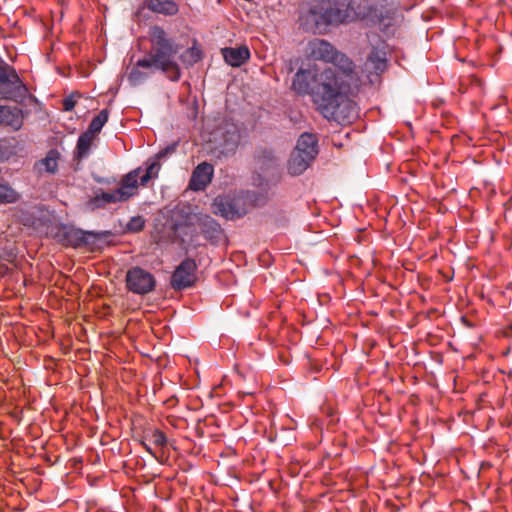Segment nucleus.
I'll return each instance as SVG.
<instances>
[{
    "label": "nucleus",
    "instance_id": "f257e3e1",
    "mask_svg": "<svg viewBox=\"0 0 512 512\" xmlns=\"http://www.w3.org/2000/svg\"><path fill=\"white\" fill-rule=\"evenodd\" d=\"M315 68H300L294 75L292 89L299 95H312L319 112L329 121L342 126L352 124V90L347 75L335 69H325L319 83Z\"/></svg>",
    "mask_w": 512,
    "mask_h": 512
},
{
    "label": "nucleus",
    "instance_id": "f03ea898",
    "mask_svg": "<svg viewBox=\"0 0 512 512\" xmlns=\"http://www.w3.org/2000/svg\"><path fill=\"white\" fill-rule=\"evenodd\" d=\"M351 0H305L297 8L299 28L317 34L329 25L343 23L349 16Z\"/></svg>",
    "mask_w": 512,
    "mask_h": 512
},
{
    "label": "nucleus",
    "instance_id": "7ed1b4c3",
    "mask_svg": "<svg viewBox=\"0 0 512 512\" xmlns=\"http://www.w3.org/2000/svg\"><path fill=\"white\" fill-rule=\"evenodd\" d=\"M148 40L150 50L145 58L155 70L166 74L171 81H178L181 72L176 61V55L179 53L180 46L158 25L150 27Z\"/></svg>",
    "mask_w": 512,
    "mask_h": 512
},
{
    "label": "nucleus",
    "instance_id": "20e7f679",
    "mask_svg": "<svg viewBox=\"0 0 512 512\" xmlns=\"http://www.w3.org/2000/svg\"><path fill=\"white\" fill-rule=\"evenodd\" d=\"M354 20H360L369 27H378L388 36L393 33L395 10L382 4L376 5L363 1L354 8Z\"/></svg>",
    "mask_w": 512,
    "mask_h": 512
},
{
    "label": "nucleus",
    "instance_id": "39448f33",
    "mask_svg": "<svg viewBox=\"0 0 512 512\" xmlns=\"http://www.w3.org/2000/svg\"><path fill=\"white\" fill-rule=\"evenodd\" d=\"M142 172V168H136L126 174L121 182L120 186L111 192H101L96 194L90 201V205L94 209L103 208L107 204L126 202L138 193V177L139 173Z\"/></svg>",
    "mask_w": 512,
    "mask_h": 512
},
{
    "label": "nucleus",
    "instance_id": "423d86ee",
    "mask_svg": "<svg viewBox=\"0 0 512 512\" xmlns=\"http://www.w3.org/2000/svg\"><path fill=\"white\" fill-rule=\"evenodd\" d=\"M307 50L308 55L314 60L335 64L337 68L334 69L345 73L348 81H351L352 61L344 54L339 53L331 43L324 39L315 38L308 43Z\"/></svg>",
    "mask_w": 512,
    "mask_h": 512
},
{
    "label": "nucleus",
    "instance_id": "0eeeda50",
    "mask_svg": "<svg viewBox=\"0 0 512 512\" xmlns=\"http://www.w3.org/2000/svg\"><path fill=\"white\" fill-rule=\"evenodd\" d=\"M387 44L384 40H379L376 45L371 47L366 61L360 68L361 76L359 82L363 85L374 84L380 75L388 68Z\"/></svg>",
    "mask_w": 512,
    "mask_h": 512
},
{
    "label": "nucleus",
    "instance_id": "6e6552de",
    "mask_svg": "<svg viewBox=\"0 0 512 512\" xmlns=\"http://www.w3.org/2000/svg\"><path fill=\"white\" fill-rule=\"evenodd\" d=\"M110 235V231H84L72 225H61L56 233V238L64 246L79 248L92 246L97 240L104 239Z\"/></svg>",
    "mask_w": 512,
    "mask_h": 512
},
{
    "label": "nucleus",
    "instance_id": "1a4fd4ad",
    "mask_svg": "<svg viewBox=\"0 0 512 512\" xmlns=\"http://www.w3.org/2000/svg\"><path fill=\"white\" fill-rule=\"evenodd\" d=\"M27 88L16 69L4 61L0 62V99L17 101L26 95Z\"/></svg>",
    "mask_w": 512,
    "mask_h": 512
},
{
    "label": "nucleus",
    "instance_id": "9d476101",
    "mask_svg": "<svg viewBox=\"0 0 512 512\" xmlns=\"http://www.w3.org/2000/svg\"><path fill=\"white\" fill-rule=\"evenodd\" d=\"M125 283L127 290L137 295L149 294L156 287L154 275L138 266L128 269Z\"/></svg>",
    "mask_w": 512,
    "mask_h": 512
},
{
    "label": "nucleus",
    "instance_id": "9b49d317",
    "mask_svg": "<svg viewBox=\"0 0 512 512\" xmlns=\"http://www.w3.org/2000/svg\"><path fill=\"white\" fill-rule=\"evenodd\" d=\"M197 264L192 258H185L175 268L170 285L174 290H184L192 287L197 280L196 277Z\"/></svg>",
    "mask_w": 512,
    "mask_h": 512
},
{
    "label": "nucleus",
    "instance_id": "f8f14e48",
    "mask_svg": "<svg viewBox=\"0 0 512 512\" xmlns=\"http://www.w3.org/2000/svg\"><path fill=\"white\" fill-rule=\"evenodd\" d=\"M217 136H219L217 149L220 153L223 155L234 154L241 140L238 126L233 123H225L217 130L215 138Z\"/></svg>",
    "mask_w": 512,
    "mask_h": 512
},
{
    "label": "nucleus",
    "instance_id": "ddd939ff",
    "mask_svg": "<svg viewBox=\"0 0 512 512\" xmlns=\"http://www.w3.org/2000/svg\"><path fill=\"white\" fill-rule=\"evenodd\" d=\"M194 224L200 229L205 239L212 243L219 242L223 236L221 225L210 215H196Z\"/></svg>",
    "mask_w": 512,
    "mask_h": 512
},
{
    "label": "nucleus",
    "instance_id": "4468645a",
    "mask_svg": "<svg viewBox=\"0 0 512 512\" xmlns=\"http://www.w3.org/2000/svg\"><path fill=\"white\" fill-rule=\"evenodd\" d=\"M214 167L208 162L198 164L192 172L188 187L193 191H203L211 183Z\"/></svg>",
    "mask_w": 512,
    "mask_h": 512
},
{
    "label": "nucleus",
    "instance_id": "2eb2a0df",
    "mask_svg": "<svg viewBox=\"0 0 512 512\" xmlns=\"http://www.w3.org/2000/svg\"><path fill=\"white\" fill-rule=\"evenodd\" d=\"M152 64L145 58L138 59L127 75V80L131 86L143 84L154 71Z\"/></svg>",
    "mask_w": 512,
    "mask_h": 512
},
{
    "label": "nucleus",
    "instance_id": "dca6fc26",
    "mask_svg": "<svg viewBox=\"0 0 512 512\" xmlns=\"http://www.w3.org/2000/svg\"><path fill=\"white\" fill-rule=\"evenodd\" d=\"M225 62L232 67H239L250 58L247 46L226 47L221 50Z\"/></svg>",
    "mask_w": 512,
    "mask_h": 512
},
{
    "label": "nucleus",
    "instance_id": "f3484780",
    "mask_svg": "<svg viewBox=\"0 0 512 512\" xmlns=\"http://www.w3.org/2000/svg\"><path fill=\"white\" fill-rule=\"evenodd\" d=\"M314 160V157H310L307 154H301L299 151L294 150L288 161V172L291 175L302 174Z\"/></svg>",
    "mask_w": 512,
    "mask_h": 512
},
{
    "label": "nucleus",
    "instance_id": "a211bd4d",
    "mask_svg": "<svg viewBox=\"0 0 512 512\" xmlns=\"http://www.w3.org/2000/svg\"><path fill=\"white\" fill-rule=\"evenodd\" d=\"M24 123L23 112L17 107H4L2 112L1 124L4 126L11 127L13 130H19Z\"/></svg>",
    "mask_w": 512,
    "mask_h": 512
},
{
    "label": "nucleus",
    "instance_id": "6ab92c4d",
    "mask_svg": "<svg viewBox=\"0 0 512 512\" xmlns=\"http://www.w3.org/2000/svg\"><path fill=\"white\" fill-rule=\"evenodd\" d=\"M59 158L60 153L56 149H51L43 159L36 162L35 168L40 174H55L58 170Z\"/></svg>",
    "mask_w": 512,
    "mask_h": 512
},
{
    "label": "nucleus",
    "instance_id": "aec40b11",
    "mask_svg": "<svg viewBox=\"0 0 512 512\" xmlns=\"http://www.w3.org/2000/svg\"><path fill=\"white\" fill-rule=\"evenodd\" d=\"M95 138L96 137L94 135L88 133L87 131H84L80 134L75 149L76 159L82 160L90 155Z\"/></svg>",
    "mask_w": 512,
    "mask_h": 512
},
{
    "label": "nucleus",
    "instance_id": "412c9836",
    "mask_svg": "<svg viewBox=\"0 0 512 512\" xmlns=\"http://www.w3.org/2000/svg\"><path fill=\"white\" fill-rule=\"evenodd\" d=\"M213 211L226 219H234L238 215L232 200L224 197H217L213 202Z\"/></svg>",
    "mask_w": 512,
    "mask_h": 512
},
{
    "label": "nucleus",
    "instance_id": "4be33fe9",
    "mask_svg": "<svg viewBox=\"0 0 512 512\" xmlns=\"http://www.w3.org/2000/svg\"><path fill=\"white\" fill-rule=\"evenodd\" d=\"M294 150L299 151L301 154L305 153L310 157L315 158L318 153L316 137L310 133L301 134Z\"/></svg>",
    "mask_w": 512,
    "mask_h": 512
},
{
    "label": "nucleus",
    "instance_id": "5701e85b",
    "mask_svg": "<svg viewBox=\"0 0 512 512\" xmlns=\"http://www.w3.org/2000/svg\"><path fill=\"white\" fill-rule=\"evenodd\" d=\"M147 7L155 13L168 16L177 14L179 10L178 5L174 0H149L147 2Z\"/></svg>",
    "mask_w": 512,
    "mask_h": 512
},
{
    "label": "nucleus",
    "instance_id": "b1692460",
    "mask_svg": "<svg viewBox=\"0 0 512 512\" xmlns=\"http://www.w3.org/2000/svg\"><path fill=\"white\" fill-rule=\"evenodd\" d=\"M146 164L147 167L144 173L138 177V184L140 183L142 186H145L151 179L156 178L160 170V163L155 158L149 160Z\"/></svg>",
    "mask_w": 512,
    "mask_h": 512
},
{
    "label": "nucleus",
    "instance_id": "393cba45",
    "mask_svg": "<svg viewBox=\"0 0 512 512\" xmlns=\"http://www.w3.org/2000/svg\"><path fill=\"white\" fill-rule=\"evenodd\" d=\"M108 118L109 111L107 109L101 110L98 115L91 120L86 131L96 137L102 130L103 126L107 123Z\"/></svg>",
    "mask_w": 512,
    "mask_h": 512
},
{
    "label": "nucleus",
    "instance_id": "a878e982",
    "mask_svg": "<svg viewBox=\"0 0 512 512\" xmlns=\"http://www.w3.org/2000/svg\"><path fill=\"white\" fill-rule=\"evenodd\" d=\"M255 159L261 168L273 166L277 162V157L269 148H259L255 153Z\"/></svg>",
    "mask_w": 512,
    "mask_h": 512
},
{
    "label": "nucleus",
    "instance_id": "bb28decb",
    "mask_svg": "<svg viewBox=\"0 0 512 512\" xmlns=\"http://www.w3.org/2000/svg\"><path fill=\"white\" fill-rule=\"evenodd\" d=\"M20 198L21 195L10 185L0 183V205L16 203Z\"/></svg>",
    "mask_w": 512,
    "mask_h": 512
},
{
    "label": "nucleus",
    "instance_id": "cd10ccee",
    "mask_svg": "<svg viewBox=\"0 0 512 512\" xmlns=\"http://www.w3.org/2000/svg\"><path fill=\"white\" fill-rule=\"evenodd\" d=\"M181 61L186 66H192L202 58V51L200 48L193 46L186 49L180 56Z\"/></svg>",
    "mask_w": 512,
    "mask_h": 512
},
{
    "label": "nucleus",
    "instance_id": "c85d7f7f",
    "mask_svg": "<svg viewBox=\"0 0 512 512\" xmlns=\"http://www.w3.org/2000/svg\"><path fill=\"white\" fill-rule=\"evenodd\" d=\"M144 227L145 220L142 216H134L126 224V229L129 232H140Z\"/></svg>",
    "mask_w": 512,
    "mask_h": 512
},
{
    "label": "nucleus",
    "instance_id": "c756f323",
    "mask_svg": "<svg viewBox=\"0 0 512 512\" xmlns=\"http://www.w3.org/2000/svg\"><path fill=\"white\" fill-rule=\"evenodd\" d=\"M177 146H178V143L177 142H173L169 145H167L165 148L161 149L155 156L154 158L157 160V161H161L163 159H166L167 157L171 156L172 154H174L176 152V149H177Z\"/></svg>",
    "mask_w": 512,
    "mask_h": 512
},
{
    "label": "nucleus",
    "instance_id": "7c9ffc66",
    "mask_svg": "<svg viewBox=\"0 0 512 512\" xmlns=\"http://www.w3.org/2000/svg\"><path fill=\"white\" fill-rule=\"evenodd\" d=\"M151 441L160 447H163L167 444V437L166 435L160 431V430H154L151 435Z\"/></svg>",
    "mask_w": 512,
    "mask_h": 512
},
{
    "label": "nucleus",
    "instance_id": "2f4dec72",
    "mask_svg": "<svg viewBox=\"0 0 512 512\" xmlns=\"http://www.w3.org/2000/svg\"><path fill=\"white\" fill-rule=\"evenodd\" d=\"M63 110L66 112L72 111L76 105V100L74 98V95H70L63 99L62 102Z\"/></svg>",
    "mask_w": 512,
    "mask_h": 512
},
{
    "label": "nucleus",
    "instance_id": "473e14b6",
    "mask_svg": "<svg viewBox=\"0 0 512 512\" xmlns=\"http://www.w3.org/2000/svg\"><path fill=\"white\" fill-rule=\"evenodd\" d=\"M353 241H357L359 243H369V234L365 232V229H358L357 234L354 235Z\"/></svg>",
    "mask_w": 512,
    "mask_h": 512
},
{
    "label": "nucleus",
    "instance_id": "72a5a7b5",
    "mask_svg": "<svg viewBox=\"0 0 512 512\" xmlns=\"http://www.w3.org/2000/svg\"><path fill=\"white\" fill-rule=\"evenodd\" d=\"M145 448H146V450H147L150 454L154 455V454H153V452H152V450H151L148 446H145Z\"/></svg>",
    "mask_w": 512,
    "mask_h": 512
}]
</instances>
